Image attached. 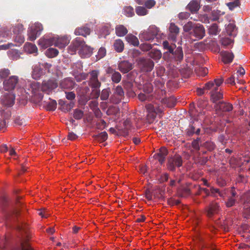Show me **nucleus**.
<instances>
[{
  "label": "nucleus",
  "instance_id": "1",
  "mask_svg": "<svg viewBox=\"0 0 250 250\" xmlns=\"http://www.w3.org/2000/svg\"><path fill=\"white\" fill-rule=\"evenodd\" d=\"M183 31L188 33L190 37H194L196 40H201L205 36L204 26L201 23L191 21H188L184 25Z\"/></svg>",
  "mask_w": 250,
  "mask_h": 250
},
{
  "label": "nucleus",
  "instance_id": "2",
  "mask_svg": "<svg viewBox=\"0 0 250 250\" xmlns=\"http://www.w3.org/2000/svg\"><path fill=\"white\" fill-rule=\"evenodd\" d=\"M43 29V26L41 23L35 22L28 28V36L29 40L30 41H35L41 35Z\"/></svg>",
  "mask_w": 250,
  "mask_h": 250
},
{
  "label": "nucleus",
  "instance_id": "3",
  "mask_svg": "<svg viewBox=\"0 0 250 250\" xmlns=\"http://www.w3.org/2000/svg\"><path fill=\"white\" fill-rule=\"evenodd\" d=\"M183 162L182 157L178 154L169 157L167 164V168L169 170L174 171L176 167H180L182 166Z\"/></svg>",
  "mask_w": 250,
  "mask_h": 250
},
{
  "label": "nucleus",
  "instance_id": "4",
  "mask_svg": "<svg viewBox=\"0 0 250 250\" xmlns=\"http://www.w3.org/2000/svg\"><path fill=\"white\" fill-rule=\"evenodd\" d=\"M160 29L155 25H152L149 27L147 31L142 34V38L146 41H150L159 35Z\"/></svg>",
  "mask_w": 250,
  "mask_h": 250
},
{
  "label": "nucleus",
  "instance_id": "5",
  "mask_svg": "<svg viewBox=\"0 0 250 250\" xmlns=\"http://www.w3.org/2000/svg\"><path fill=\"white\" fill-rule=\"evenodd\" d=\"M139 67L143 72H150L153 68L154 63L150 59L141 58L138 60Z\"/></svg>",
  "mask_w": 250,
  "mask_h": 250
},
{
  "label": "nucleus",
  "instance_id": "6",
  "mask_svg": "<svg viewBox=\"0 0 250 250\" xmlns=\"http://www.w3.org/2000/svg\"><path fill=\"white\" fill-rule=\"evenodd\" d=\"M73 45L75 49H80L83 52L85 51L86 54H89L92 52L91 48L85 44L84 40L81 38H76L73 42Z\"/></svg>",
  "mask_w": 250,
  "mask_h": 250
},
{
  "label": "nucleus",
  "instance_id": "7",
  "mask_svg": "<svg viewBox=\"0 0 250 250\" xmlns=\"http://www.w3.org/2000/svg\"><path fill=\"white\" fill-rule=\"evenodd\" d=\"M224 79L222 77L215 79L213 81H209L205 84V89H206V93L210 91V94L212 92H215L219 89V87L222 84Z\"/></svg>",
  "mask_w": 250,
  "mask_h": 250
},
{
  "label": "nucleus",
  "instance_id": "8",
  "mask_svg": "<svg viewBox=\"0 0 250 250\" xmlns=\"http://www.w3.org/2000/svg\"><path fill=\"white\" fill-rule=\"evenodd\" d=\"M88 74L90 75L89 80L88 81L89 85L92 88L99 89L101 85V82L98 79L99 75V71L93 70L90 71Z\"/></svg>",
  "mask_w": 250,
  "mask_h": 250
},
{
  "label": "nucleus",
  "instance_id": "9",
  "mask_svg": "<svg viewBox=\"0 0 250 250\" xmlns=\"http://www.w3.org/2000/svg\"><path fill=\"white\" fill-rule=\"evenodd\" d=\"M214 107L217 114L222 115L223 112L231 111L233 109V105L229 103L222 101L216 103Z\"/></svg>",
  "mask_w": 250,
  "mask_h": 250
},
{
  "label": "nucleus",
  "instance_id": "10",
  "mask_svg": "<svg viewBox=\"0 0 250 250\" xmlns=\"http://www.w3.org/2000/svg\"><path fill=\"white\" fill-rule=\"evenodd\" d=\"M58 86V83L55 79L44 81L42 83L41 90L47 94H49L56 88Z\"/></svg>",
  "mask_w": 250,
  "mask_h": 250
},
{
  "label": "nucleus",
  "instance_id": "11",
  "mask_svg": "<svg viewBox=\"0 0 250 250\" xmlns=\"http://www.w3.org/2000/svg\"><path fill=\"white\" fill-rule=\"evenodd\" d=\"M200 250H216L212 243L209 241V238L200 236L198 237Z\"/></svg>",
  "mask_w": 250,
  "mask_h": 250
},
{
  "label": "nucleus",
  "instance_id": "12",
  "mask_svg": "<svg viewBox=\"0 0 250 250\" xmlns=\"http://www.w3.org/2000/svg\"><path fill=\"white\" fill-rule=\"evenodd\" d=\"M19 82V78L16 76H10L8 79L3 82L4 89L6 91H10L16 88Z\"/></svg>",
  "mask_w": 250,
  "mask_h": 250
},
{
  "label": "nucleus",
  "instance_id": "13",
  "mask_svg": "<svg viewBox=\"0 0 250 250\" xmlns=\"http://www.w3.org/2000/svg\"><path fill=\"white\" fill-rule=\"evenodd\" d=\"M124 96V90L121 86L118 85L115 88L113 94L110 98V100L113 103L117 104L121 102Z\"/></svg>",
  "mask_w": 250,
  "mask_h": 250
},
{
  "label": "nucleus",
  "instance_id": "14",
  "mask_svg": "<svg viewBox=\"0 0 250 250\" xmlns=\"http://www.w3.org/2000/svg\"><path fill=\"white\" fill-rule=\"evenodd\" d=\"M55 36L50 37L45 36L41 38L38 41V44L43 48H46L48 47L54 45L55 46Z\"/></svg>",
  "mask_w": 250,
  "mask_h": 250
},
{
  "label": "nucleus",
  "instance_id": "15",
  "mask_svg": "<svg viewBox=\"0 0 250 250\" xmlns=\"http://www.w3.org/2000/svg\"><path fill=\"white\" fill-rule=\"evenodd\" d=\"M244 205V216L248 218L250 215V193L245 194L242 199Z\"/></svg>",
  "mask_w": 250,
  "mask_h": 250
},
{
  "label": "nucleus",
  "instance_id": "16",
  "mask_svg": "<svg viewBox=\"0 0 250 250\" xmlns=\"http://www.w3.org/2000/svg\"><path fill=\"white\" fill-rule=\"evenodd\" d=\"M220 209L218 203L212 202L206 208L207 215L208 217H211L215 214L217 213Z\"/></svg>",
  "mask_w": 250,
  "mask_h": 250
},
{
  "label": "nucleus",
  "instance_id": "17",
  "mask_svg": "<svg viewBox=\"0 0 250 250\" xmlns=\"http://www.w3.org/2000/svg\"><path fill=\"white\" fill-rule=\"evenodd\" d=\"M55 46L60 48H63L65 47L70 42V38L67 36H55Z\"/></svg>",
  "mask_w": 250,
  "mask_h": 250
},
{
  "label": "nucleus",
  "instance_id": "18",
  "mask_svg": "<svg viewBox=\"0 0 250 250\" xmlns=\"http://www.w3.org/2000/svg\"><path fill=\"white\" fill-rule=\"evenodd\" d=\"M168 154V150L165 147H162L159 149V151L155 153L153 157L162 165L165 161L166 157Z\"/></svg>",
  "mask_w": 250,
  "mask_h": 250
},
{
  "label": "nucleus",
  "instance_id": "19",
  "mask_svg": "<svg viewBox=\"0 0 250 250\" xmlns=\"http://www.w3.org/2000/svg\"><path fill=\"white\" fill-rule=\"evenodd\" d=\"M169 37L175 41L180 33V28L174 23L171 22L168 27Z\"/></svg>",
  "mask_w": 250,
  "mask_h": 250
},
{
  "label": "nucleus",
  "instance_id": "20",
  "mask_svg": "<svg viewBox=\"0 0 250 250\" xmlns=\"http://www.w3.org/2000/svg\"><path fill=\"white\" fill-rule=\"evenodd\" d=\"M133 64L128 61H123L118 64L119 70L123 73H126L132 70Z\"/></svg>",
  "mask_w": 250,
  "mask_h": 250
},
{
  "label": "nucleus",
  "instance_id": "21",
  "mask_svg": "<svg viewBox=\"0 0 250 250\" xmlns=\"http://www.w3.org/2000/svg\"><path fill=\"white\" fill-rule=\"evenodd\" d=\"M146 108L148 112L152 113L154 117L155 114L161 113L163 112V107L156 104H147L146 105Z\"/></svg>",
  "mask_w": 250,
  "mask_h": 250
},
{
  "label": "nucleus",
  "instance_id": "22",
  "mask_svg": "<svg viewBox=\"0 0 250 250\" xmlns=\"http://www.w3.org/2000/svg\"><path fill=\"white\" fill-rule=\"evenodd\" d=\"M91 29L88 27V24H86L83 26L77 28L74 32V33L77 36H82L84 37L90 35Z\"/></svg>",
  "mask_w": 250,
  "mask_h": 250
},
{
  "label": "nucleus",
  "instance_id": "23",
  "mask_svg": "<svg viewBox=\"0 0 250 250\" xmlns=\"http://www.w3.org/2000/svg\"><path fill=\"white\" fill-rule=\"evenodd\" d=\"M106 73L108 74L111 75V80L113 82L117 83L121 81L122 76L119 72L109 67L106 69Z\"/></svg>",
  "mask_w": 250,
  "mask_h": 250
},
{
  "label": "nucleus",
  "instance_id": "24",
  "mask_svg": "<svg viewBox=\"0 0 250 250\" xmlns=\"http://www.w3.org/2000/svg\"><path fill=\"white\" fill-rule=\"evenodd\" d=\"M75 82L70 78H67L62 81L60 86L63 89L71 90L74 88Z\"/></svg>",
  "mask_w": 250,
  "mask_h": 250
},
{
  "label": "nucleus",
  "instance_id": "25",
  "mask_svg": "<svg viewBox=\"0 0 250 250\" xmlns=\"http://www.w3.org/2000/svg\"><path fill=\"white\" fill-rule=\"evenodd\" d=\"M220 55L222 57V60L224 63H231L234 58V54L232 52L227 51H223L220 52Z\"/></svg>",
  "mask_w": 250,
  "mask_h": 250
},
{
  "label": "nucleus",
  "instance_id": "26",
  "mask_svg": "<svg viewBox=\"0 0 250 250\" xmlns=\"http://www.w3.org/2000/svg\"><path fill=\"white\" fill-rule=\"evenodd\" d=\"M200 8L199 3L195 0H191L187 6L186 8L192 14L197 13Z\"/></svg>",
  "mask_w": 250,
  "mask_h": 250
},
{
  "label": "nucleus",
  "instance_id": "27",
  "mask_svg": "<svg viewBox=\"0 0 250 250\" xmlns=\"http://www.w3.org/2000/svg\"><path fill=\"white\" fill-rule=\"evenodd\" d=\"M210 95L211 101L215 104L218 103V101L223 98V92L221 91L220 89L215 92H212Z\"/></svg>",
  "mask_w": 250,
  "mask_h": 250
},
{
  "label": "nucleus",
  "instance_id": "28",
  "mask_svg": "<svg viewBox=\"0 0 250 250\" xmlns=\"http://www.w3.org/2000/svg\"><path fill=\"white\" fill-rule=\"evenodd\" d=\"M176 102V100L173 96H170L168 98H163L161 100V103L162 104L166 105L168 107H173Z\"/></svg>",
  "mask_w": 250,
  "mask_h": 250
},
{
  "label": "nucleus",
  "instance_id": "29",
  "mask_svg": "<svg viewBox=\"0 0 250 250\" xmlns=\"http://www.w3.org/2000/svg\"><path fill=\"white\" fill-rule=\"evenodd\" d=\"M10 34V31L6 27L0 25V42L5 41Z\"/></svg>",
  "mask_w": 250,
  "mask_h": 250
},
{
  "label": "nucleus",
  "instance_id": "30",
  "mask_svg": "<svg viewBox=\"0 0 250 250\" xmlns=\"http://www.w3.org/2000/svg\"><path fill=\"white\" fill-rule=\"evenodd\" d=\"M191 194L190 188L188 187L182 186L177 189V195L181 197H186Z\"/></svg>",
  "mask_w": 250,
  "mask_h": 250
},
{
  "label": "nucleus",
  "instance_id": "31",
  "mask_svg": "<svg viewBox=\"0 0 250 250\" xmlns=\"http://www.w3.org/2000/svg\"><path fill=\"white\" fill-rule=\"evenodd\" d=\"M128 30L122 24L117 25L115 27V33L118 37H124L127 34Z\"/></svg>",
  "mask_w": 250,
  "mask_h": 250
},
{
  "label": "nucleus",
  "instance_id": "32",
  "mask_svg": "<svg viewBox=\"0 0 250 250\" xmlns=\"http://www.w3.org/2000/svg\"><path fill=\"white\" fill-rule=\"evenodd\" d=\"M32 91L34 95H39L41 100L42 99V96L39 92L41 90V86L39 83L33 82L30 84Z\"/></svg>",
  "mask_w": 250,
  "mask_h": 250
},
{
  "label": "nucleus",
  "instance_id": "33",
  "mask_svg": "<svg viewBox=\"0 0 250 250\" xmlns=\"http://www.w3.org/2000/svg\"><path fill=\"white\" fill-rule=\"evenodd\" d=\"M48 102H43V106L47 110L54 111L57 107V102L55 100H51L49 98Z\"/></svg>",
  "mask_w": 250,
  "mask_h": 250
},
{
  "label": "nucleus",
  "instance_id": "34",
  "mask_svg": "<svg viewBox=\"0 0 250 250\" xmlns=\"http://www.w3.org/2000/svg\"><path fill=\"white\" fill-rule=\"evenodd\" d=\"M171 54L177 61L180 62L183 59V52L181 47H178Z\"/></svg>",
  "mask_w": 250,
  "mask_h": 250
},
{
  "label": "nucleus",
  "instance_id": "35",
  "mask_svg": "<svg viewBox=\"0 0 250 250\" xmlns=\"http://www.w3.org/2000/svg\"><path fill=\"white\" fill-rule=\"evenodd\" d=\"M125 40L128 43L134 46H138L139 44L138 38L131 34H128L125 37Z\"/></svg>",
  "mask_w": 250,
  "mask_h": 250
},
{
  "label": "nucleus",
  "instance_id": "36",
  "mask_svg": "<svg viewBox=\"0 0 250 250\" xmlns=\"http://www.w3.org/2000/svg\"><path fill=\"white\" fill-rule=\"evenodd\" d=\"M227 33L230 36H234L236 35V26L233 23H229L226 28Z\"/></svg>",
  "mask_w": 250,
  "mask_h": 250
},
{
  "label": "nucleus",
  "instance_id": "37",
  "mask_svg": "<svg viewBox=\"0 0 250 250\" xmlns=\"http://www.w3.org/2000/svg\"><path fill=\"white\" fill-rule=\"evenodd\" d=\"M115 50L118 52H122L124 48V44L121 39L116 40L114 43Z\"/></svg>",
  "mask_w": 250,
  "mask_h": 250
},
{
  "label": "nucleus",
  "instance_id": "38",
  "mask_svg": "<svg viewBox=\"0 0 250 250\" xmlns=\"http://www.w3.org/2000/svg\"><path fill=\"white\" fill-rule=\"evenodd\" d=\"M59 53V51L54 48L50 47L47 49L45 52V55L48 58H54L56 57Z\"/></svg>",
  "mask_w": 250,
  "mask_h": 250
},
{
  "label": "nucleus",
  "instance_id": "39",
  "mask_svg": "<svg viewBox=\"0 0 250 250\" xmlns=\"http://www.w3.org/2000/svg\"><path fill=\"white\" fill-rule=\"evenodd\" d=\"M163 46L164 49L167 50L166 53L168 52L170 54L173 52L174 48L176 47L175 44L170 45L169 42L167 41L163 42Z\"/></svg>",
  "mask_w": 250,
  "mask_h": 250
},
{
  "label": "nucleus",
  "instance_id": "40",
  "mask_svg": "<svg viewBox=\"0 0 250 250\" xmlns=\"http://www.w3.org/2000/svg\"><path fill=\"white\" fill-rule=\"evenodd\" d=\"M196 127L197 125L194 122L190 124L186 129L187 135L188 136H192L195 133Z\"/></svg>",
  "mask_w": 250,
  "mask_h": 250
},
{
  "label": "nucleus",
  "instance_id": "41",
  "mask_svg": "<svg viewBox=\"0 0 250 250\" xmlns=\"http://www.w3.org/2000/svg\"><path fill=\"white\" fill-rule=\"evenodd\" d=\"M220 31L218 25L216 23H213L208 29V33L210 35H216Z\"/></svg>",
  "mask_w": 250,
  "mask_h": 250
},
{
  "label": "nucleus",
  "instance_id": "42",
  "mask_svg": "<svg viewBox=\"0 0 250 250\" xmlns=\"http://www.w3.org/2000/svg\"><path fill=\"white\" fill-rule=\"evenodd\" d=\"M107 133L105 131L102 132L97 135H95L93 137L99 142H104L107 139Z\"/></svg>",
  "mask_w": 250,
  "mask_h": 250
},
{
  "label": "nucleus",
  "instance_id": "43",
  "mask_svg": "<svg viewBox=\"0 0 250 250\" xmlns=\"http://www.w3.org/2000/svg\"><path fill=\"white\" fill-rule=\"evenodd\" d=\"M135 11L136 14L140 16H145L148 13V11L143 6L136 7Z\"/></svg>",
  "mask_w": 250,
  "mask_h": 250
},
{
  "label": "nucleus",
  "instance_id": "44",
  "mask_svg": "<svg viewBox=\"0 0 250 250\" xmlns=\"http://www.w3.org/2000/svg\"><path fill=\"white\" fill-rule=\"evenodd\" d=\"M124 14L128 17H131L134 15V9L131 6H125L124 8Z\"/></svg>",
  "mask_w": 250,
  "mask_h": 250
},
{
  "label": "nucleus",
  "instance_id": "45",
  "mask_svg": "<svg viewBox=\"0 0 250 250\" xmlns=\"http://www.w3.org/2000/svg\"><path fill=\"white\" fill-rule=\"evenodd\" d=\"M110 90L109 88L103 89L102 91L101 94L100 96V99L101 100L105 101L108 99L109 95L110 94Z\"/></svg>",
  "mask_w": 250,
  "mask_h": 250
},
{
  "label": "nucleus",
  "instance_id": "46",
  "mask_svg": "<svg viewBox=\"0 0 250 250\" xmlns=\"http://www.w3.org/2000/svg\"><path fill=\"white\" fill-rule=\"evenodd\" d=\"M88 76V73H80L75 74L74 75L75 78L77 82H80L83 80H85Z\"/></svg>",
  "mask_w": 250,
  "mask_h": 250
},
{
  "label": "nucleus",
  "instance_id": "47",
  "mask_svg": "<svg viewBox=\"0 0 250 250\" xmlns=\"http://www.w3.org/2000/svg\"><path fill=\"white\" fill-rule=\"evenodd\" d=\"M227 5L230 10L232 11L235 8L240 6V2L239 0H235L233 1L227 3Z\"/></svg>",
  "mask_w": 250,
  "mask_h": 250
},
{
  "label": "nucleus",
  "instance_id": "48",
  "mask_svg": "<svg viewBox=\"0 0 250 250\" xmlns=\"http://www.w3.org/2000/svg\"><path fill=\"white\" fill-rule=\"evenodd\" d=\"M24 28L23 25L18 23L13 27V32L15 34H21Z\"/></svg>",
  "mask_w": 250,
  "mask_h": 250
},
{
  "label": "nucleus",
  "instance_id": "49",
  "mask_svg": "<svg viewBox=\"0 0 250 250\" xmlns=\"http://www.w3.org/2000/svg\"><path fill=\"white\" fill-rule=\"evenodd\" d=\"M14 41L17 43V44H15L16 46H19L22 43H23L24 41V38L21 34H16L14 38Z\"/></svg>",
  "mask_w": 250,
  "mask_h": 250
},
{
  "label": "nucleus",
  "instance_id": "50",
  "mask_svg": "<svg viewBox=\"0 0 250 250\" xmlns=\"http://www.w3.org/2000/svg\"><path fill=\"white\" fill-rule=\"evenodd\" d=\"M10 74V71L8 68H2L0 70V79H4Z\"/></svg>",
  "mask_w": 250,
  "mask_h": 250
},
{
  "label": "nucleus",
  "instance_id": "51",
  "mask_svg": "<svg viewBox=\"0 0 250 250\" xmlns=\"http://www.w3.org/2000/svg\"><path fill=\"white\" fill-rule=\"evenodd\" d=\"M203 146L208 151H212L215 147V145L211 141H207L203 144Z\"/></svg>",
  "mask_w": 250,
  "mask_h": 250
},
{
  "label": "nucleus",
  "instance_id": "52",
  "mask_svg": "<svg viewBox=\"0 0 250 250\" xmlns=\"http://www.w3.org/2000/svg\"><path fill=\"white\" fill-rule=\"evenodd\" d=\"M83 116V112L82 110L76 109L74 111L73 117L76 120H80L82 118Z\"/></svg>",
  "mask_w": 250,
  "mask_h": 250
},
{
  "label": "nucleus",
  "instance_id": "53",
  "mask_svg": "<svg viewBox=\"0 0 250 250\" xmlns=\"http://www.w3.org/2000/svg\"><path fill=\"white\" fill-rule=\"evenodd\" d=\"M28 49V51L30 53H37L38 51L37 46L32 43H29L28 45H26L25 49Z\"/></svg>",
  "mask_w": 250,
  "mask_h": 250
},
{
  "label": "nucleus",
  "instance_id": "54",
  "mask_svg": "<svg viewBox=\"0 0 250 250\" xmlns=\"http://www.w3.org/2000/svg\"><path fill=\"white\" fill-rule=\"evenodd\" d=\"M236 199L233 197H229L228 200L226 202V205L228 208H230L234 206L236 203Z\"/></svg>",
  "mask_w": 250,
  "mask_h": 250
},
{
  "label": "nucleus",
  "instance_id": "55",
  "mask_svg": "<svg viewBox=\"0 0 250 250\" xmlns=\"http://www.w3.org/2000/svg\"><path fill=\"white\" fill-rule=\"evenodd\" d=\"M32 77L34 79H38L41 76V71L38 68L34 67L32 71Z\"/></svg>",
  "mask_w": 250,
  "mask_h": 250
},
{
  "label": "nucleus",
  "instance_id": "56",
  "mask_svg": "<svg viewBox=\"0 0 250 250\" xmlns=\"http://www.w3.org/2000/svg\"><path fill=\"white\" fill-rule=\"evenodd\" d=\"M156 4V2L154 0H147L145 1L144 5H145L146 7L148 9H150Z\"/></svg>",
  "mask_w": 250,
  "mask_h": 250
},
{
  "label": "nucleus",
  "instance_id": "57",
  "mask_svg": "<svg viewBox=\"0 0 250 250\" xmlns=\"http://www.w3.org/2000/svg\"><path fill=\"white\" fill-rule=\"evenodd\" d=\"M190 14L187 12H181L178 14V18L180 20H186L189 18Z\"/></svg>",
  "mask_w": 250,
  "mask_h": 250
},
{
  "label": "nucleus",
  "instance_id": "58",
  "mask_svg": "<svg viewBox=\"0 0 250 250\" xmlns=\"http://www.w3.org/2000/svg\"><path fill=\"white\" fill-rule=\"evenodd\" d=\"M150 57L155 59H160L161 58V53L159 50H155L150 53Z\"/></svg>",
  "mask_w": 250,
  "mask_h": 250
},
{
  "label": "nucleus",
  "instance_id": "59",
  "mask_svg": "<svg viewBox=\"0 0 250 250\" xmlns=\"http://www.w3.org/2000/svg\"><path fill=\"white\" fill-rule=\"evenodd\" d=\"M66 94V98L70 101H72L75 99L76 95L73 92H65Z\"/></svg>",
  "mask_w": 250,
  "mask_h": 250
},
{
  "label": "nucleus",
  "instance_id": "60",
  "mask_svg": "<svg viewBox=\"0 0 250 250\" xmlns=\"http://www.w3.org/2000/svg\"><path fill=\"white\" fill-rule=\"evenodd\" d=\"M181 202L179 200H175L173 198H169L167 200V203L170 206L178 205Z\"/></svg>",
  "mask_w": 250,
  "mask_h": 250
},
{
  "label": "nucleus",
  "instance_id": "61",
  "mask_svg": "<svg viewBox=\"0 0 250 250\" xmlns=\"http://www.w3.org/2000/svg\"><path fill=\"white\" fill-rule=\"evenodd\" d=\"M106 54V50L104 47H101L98 52V57L100 59L103 58Z\"/></svg>",
  "mask_w": 250,
  "mask_h": 250
},
{
  "label": "nucleus",
  "instance_id": "62",
  "mask_svg": "<svg viewBox=\"0 0 250 250\" xmlns=\"http://www.w3.org/2000/svg\"><path fill=\"white\" fill-rule=\"evenodd\" d=\"M74 104L72 102H70L69 104H65L64 107H63V108L64 111H68L70 110V109L73 107Z\"/></svg>",
  "mask_w": 250,
  "mask_h": 250
},
{
  "label": "nucleus",
  "instance_id": "63",
  "mask_svg": "<svg viewBox=\"0 0 250 250\" xmlns=\"http://www.w3.org/2000/svg\"><path fill=\"white\" fill-rule=\"evenodd\" d=\"M210 193L211 195L215 196V194H218L220 196H222V195L221 193L220 192L219 189L218 188H216L213 187H211L210 188Z\"/></svg>",
  "mask_w": 250,
  "mask_h": 250
},
{
  "label": "nucleus",
  "instance_id": "64",
  "mask_svg": "<svg viewBox=\"0 0 250 250\" xmlns=\"http://www.w3.org/2000/svg\"><path fill=\"white\" fill-rule=\"evenodd\" d=\"M118 112V110L114 107H110L107 111L108 115L116 114Z\"/></svg>",
  "mask_w": 250,
  "mask_h": 250
}]
</instances>
